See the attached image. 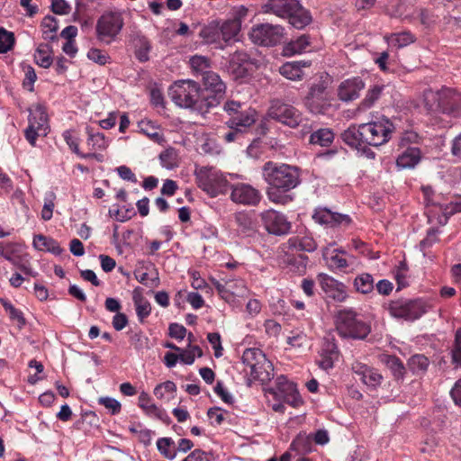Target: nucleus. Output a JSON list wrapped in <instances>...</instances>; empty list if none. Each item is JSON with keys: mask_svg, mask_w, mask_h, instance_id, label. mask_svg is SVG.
<instances>
[{"mask_svg": "<svg viewBox=\"0 0 461 461\" xmlns=\"http://www.w3.org/2000/svg\"><path fill=\"white\" fill-rule=\"evenodd\" d=\"M263 176L268 186L267 195L275 203L285 205L294 200L289 192L301 182L299 168L284 163L267 161L264 164Z\"/></svg>", "mask_w": 461, "mask_h": 461, "instance_id": "obj_1", "label": "nucleus"}, {"mask_svg": "<svg viewBox=\"0 0 461 461\" xmlns=\"http://www.w3.org/2000/svg\"><path fill=\"white\" fill-rule=\"evenodd\" d=\"M411 113H444L461 115V93L450 88L439 91L428 89L423 93V104L411 101L407 106Z\"/></svg>", "mask_w": 461, "mask_h": 461, "instance_id": "obj_2", "label": "nucleus"}, {"mask_svg": "<svg viewBox=\"0 0 461 461\" xmlns=\"http://www.w3.org/2000/svg\"><path fill=\"white\" fill-rule=\"evenodd\" d=\"M172 101L181 108L190 109L194 113H211L218 106L217 97H201L199 85L190 79L176 81L168 90Z\"/></svg>", "mask_w": 461, "mask_h": 461, "instance_id": "obj_3", "label": "nucleus"}, {"mask_svg": "<svg viewBox=\"0 0 461 461\" xmlns=\"http://www.w3.org/2000/svg\"><path fill=\"white\" fill-rule=\"evenodd\" d=\"M336 329L341 337L353 339H365L371 331L370 326L358 319L357 312L350 309L338 312Z\"/></svg>", "mask_w": 461, "mask_h": 461, "instance_id": "obj_4", "label": "nucleus"}, {"mask_svg": "<svg viewBox=\"0 0 461 461\" xmlns=\"http://www.w3.org/2000/svg\"><path fill=\"white\" fill-rule=\"evenodd\" d=\"M268 117L258 122L255 117H230L226 122L230 131L223 135L227 142H231L244 133H254L256 136H263L268 131Z\"/></svg>", "mask_w": 461, "mask_h": 461, "instance_id": "obj_5", "label": "nucleus"}, {"mask_svg": "<svg viewBox=\"0 0 461 461\" xmlns=\"http://www.w3.org/2000/svg\"><path fill=\"white\" fill-rule=\"evenodd\" d=\"M198 186L211 197L225 194L229 182L223 174L212 167H201L195 171Z\"/></svg>", "mask_w": 461, "mask_h": 461, "instance_id": "obj_6", "label": "nucleus"}, {"mask_svg": "<svg viewBox=\"0 0 461 461\" xmlns=\"http://www.w3.org/2000/svg\"><path fill=\"white\" fill-rule=\"evenodd\" d=\"M427 303L422 299L401 298L391 301L388 311L395 319L414 321L427 312Z\"/></svg>", "mask_w": 461, "mask_h": 461, "instance_id": "obj_7", "label": "nucleus"}, {"mask_svg": "<svg viewBox=\"0 0 461 461\" xmlns=\"http://www.w3.org/2000/svg\"><path fill=\"white\" fill-rule=\"evenodd\" d=\"M123 25L124 21L122 12H104L96 22V37L101 41L111 43L121 32Z\"/></svg>", "mask_w": 461, "mask_h": 461, "instance_id": "obj_8", "label": "nucleus"}, {"mask_svg": "<svg viewBox=\"0 0 461 461\" xmlns=\"http://www.w3.org/2000/svg\"><path fill=\"white\" fill-rule=\"evenodd\" d=\"M393 129L394 127L389 120H385L384 122L362 123V138L365 143L378 147L390 140Z\"/></svg>", "mask_w": 461, "mask_h": 461, "instance_id": "obj_9", "label": "nucleus"}, {"mask_svg": "<svg viewBox=\"0 0 461 461\" xmlns=\"http://www.w3.org/2000/svg\"><path fill=\"white\" fill-rule=\"evenodd\" d=\"M285 35L284 28L271 23H261L251 29V41L261 46H276L281 42Z\"/></svg>", "mask_w": 461, "mask_h": 461, "instance_id": "obj_10", "label": "nucleus"}, {"mask_svg": "<svg viewBox=\"0 0 461 461\" xmlns=\"http://www.w3.org/2000/svg\"><path fill=\"white\" fill-rule=\"evenodd\" d=\"M266 230L274 235H285L289 232L291 224L284 214L275 210H267L261 213Z\"/></svg>", "mask_w": 461, "mask_h": 461, "instance_id": "obj_11", "label": "nucleus"}, {"mask_svg": "<svg viewBox=\"0 0 461 461\" xmlns=\"http://www.w3.org/2000/svg\"><path fill=\"white\" fill-rule=\"evenodd\" d=\"M230 199L244 205H256L261 199L259 191L249 184L240 183L232 186Z\"/></svg>", "mask_w": 461, "mask_h": 461, "instance_id": "obj_12", "label": "nucleus"}, {"mask_svg": "<svg viewBox=\"0 0 461 461\" xmlns=\"http://www.w3.org/2000/svg\"><path fill=\"white\" fill-rule=\"evenodd\" d=\"M318 366L323 370L333 368L334 363L339 360V350L334 338H324L319 351Z\"/></svg>", "mask_w": 461, "mask_h": 461, "instance_id": "obj_13", "label": "nucleus"}, {"mask_svg": "<svg viewBox=\"0 0 461 461\" xmlns=\"http://www.w3.org/2000/svg\"><path fill=\"white\" fill-rule=\"evenodd\" d=\"M312 218L316 222L330 227L348 226L352 221L349 215L334 212L327 208L316 210Z\"/></svg>", "mask_w": 461, "mask_h": 461, "instance_id": "obj_14", "label": "nucleus"}, {"mask_svg": "<svg viewBox=\"0 0 461 461\" xmlns=\"http://www.w3.org/2000/svg\"><path fill=\"white\" fill-rule=\"evenodd\" d=\"M50 131L48 117H29V125L24 130V137L34 147L38 137H45Z\"/></svg>", "mask_w": 461, "mask_h": 461, "instance_id": "obj_15", "label": "nucleus"}, {"mask_svg": "<svg viewBox=\"0 0 461 461\" xmlns=\"http://www.w3.org/2000/svg\"><path fill=\"white\" fill-rule=\"evenodd\" d=\"M251 65L249 57L246 52L236 51L230 58L228 71L236 79L244 78L249 75Z\"/></svg>", "mask_w": 461, "mask_h": 461, "instance_id": "obj_16", "label": "nucleus"}, {"mask_svg": "<svg viewBox=\"0 0 461 461\" xmlns=\"http://www.w3.org/2000/svg\"><path fill=\"white\" fill-rule=\"evenodd\" d=\"M365 87L364 81L359 77H352L340 83L338 89V95L340 100L348 102L357 99L360 91Z\"/></svg>", "mask_w": 461, "mask_h": 461, "instance_id": "obj_17", "label": "nucleus"}, {"mask_svg": "<svg viewBox=\"0 0 461 461\" xmlns=\"http://www.w3.org/2000/svg\"><path fill=\"white\" fill-rule=\"evenodd\" d=\"M352 371L368 387L375 388L380 385L383 380L382 375L375 369L359 362H355L352 365Z\"/></svg>", "mask_w": 461, "mask_h": 461, "instance_id": "obj_18", "label": "nucleus"}, {"mask_svg": "<svg viewBox=\"0 0 461 461\" xmlns=\"http://www.w3.org/2000/svg\"><path fill=\"white\" fill-rule=\"evenodd\" d=\"M298 0H268L261 6L263 14H273L281 18H287L297 6Z\"/></svg>", "mask_w": 461, "mask_h": 461, "instance_id": "obj_19", "label": "nucleus"}, {"mask_svg": "<svg viewBox=\"0 0 461 461\" xmlns=\"http://www.w3.org/2000/svg\"><path fill=\"white\" fill-rule=\"evenodd\" d=\"M202 80L205 89L212 93L204 95L203 97H217L219 105L226 89V86L223 81L221 79L219 75L211 70L202 76Z\"/></svg>", "mask_w": 461, "mask_h": 461, "instance_id": "obj_20", "label": "nucleus"}, {"mask_svg": "<svg viewBox=\"0 0 461 461\" xmlns=\"http://www.w3.org/2000/svg\"><path fill=\"white\" fill-rule=\"evenodd\" d=\"M309 61H293L286 62L280 67L279 72L285 77L290 80H298L303 77V68L310 67Z\"/></svg>", "mask_w": 461, "mask_h": 461, "instance_id": "obj_21", "label": "nucleus"}, {"mask_svg": "<svg viewBox=\"0 0 461 461\" xmlns=\"http://www.w3.org/2000/svg\"><path fill=\"white\" fill-rule=\"evenodd\" d=\"M33 247L38 250L48 251L56 256L60 255L63 252V249L56 240L42 234L34 236Z\"/></svg>", "mask_w": 461, "mask_h": 461, "instance_id": "obj_22", "label": "nucleus"}, {"mask_svg": "<svg viewBox=\"0 0 461 461\" xmlns=\"http://www.w3.org/2000/svg\"><path fill=\"white\" fill-rule=\"evenodd\" d=\"M250 375L253 379L258 380L262 384L269 382L274 377L273 364L265 356V363L259 361L255 368L250 369Z\"/></svg>", "mask_w": 461, "mask_h": 461, "instance_id": "obj_23", "label": "nucleus"}, {"mask_svg": "<svg viewBox=\"0 0 461 461\" xmlns=\"http://www.w3.org/2000/svg\"><path fill=\"white\" fill-rule=\"evenodd\" d=\"M287 19L293 27L296 29H303L311 23L312 15L298 1L296 8L292 10Z\"/></svg>", "mask_w": 461, "mask_h": 461, "instance_id": "obj_24", "label": "nucleus"}, {"mask_svg": "<svg viewBox=\"0 0 461 461\" xmlns=\"http://www.w3.org/2000/svg\"><path fill=\"white\" fill-rule=\"evenodd\" d=\"M420 150L416 147H408L396 159V165L401 168H411L418 164Z\"/></svg>", "mask_w": 461, "mask_h": 461, "instance_id": "obj_25", "label": "nucleus"}, {"mask_svg": "<svg viewBox=\"0 0 461 461\" xmlns=\"http://www.w3.org/2000/svg\"><path fill=\"white\" fill-rule=\"evenodd\" d=\"M362 136L363 134L361 131V124H359L357 127L355 125L348 127L340 135L342 140L347 145L355 149L359 146H363V144H365Z\"/></svg>", "mask_w": 461, "mask_h": 461, "instance_id": "obj_26", "label": "nucleus"}, {"mask_svg": "<svg viewBox=\"0 0 461 461\" xmlns=\"http://www.w3.org/2000/svg\"><path fill=\"white\" fill-rule=\"evenodd\" d=\"M199 36L208 44L221 43V28L218 22L210 23L208 25L202 28Z\"/></svg>", "mask_w": 461, "mask_h": 461, "instance_id": "obj_27", "label": "nucleus"}, {"mask_svg": "<svg viewBox=\"0 0 461 461\" xmlns=\"http://www.w3.org/2000/svg\"><path fill=\"white\" fill-rule=\"evenodd\" d=\"M221 28V41L224 42H229L231 40H234L238 33L240 31V24L238 20H227L221 24H220Z\"/></svg>", "mask_w": 461, "mask_h": 461, "instance_id": "obj_28", "label": "nucleus"}, {"mask_svg": "<svg viewBox=\"0 0 461 461\" xmlns=\"http://www.w3.org/2000/svg\"><path fill=\"white\" fill-rule=\"evenodd\" d=\"M309 38L306 35H302L295 41H291L283 49L285 56H293L303 52L309 46Z\"/></svg>", "mask_w": 461, "mask_h": 461, "instance_id": "obj_29", "label": "nucleus"}, {"mask_svg": "<svg viewBox=\"0 0 461 461\" xmlns=\"http://www.w3.org/2000/svg\"><path fill=\"white\" fill-rule=\"evenodd\" d=\"M386 39L390 45L396 48L406 47L416 40L415 36L408 31L392 33Z\"/></svg>", "mask_w": 461, "mask_h": 461, "instance_id": "obj_30", "label": "nucleus"}, {"mask_svg": "<svg viewBox=\"0 0 461 461\" xmlns=\"http://www.w3.org/2000/svg\"><path fill=\"white\" fill-rule=\"evenodd\" d=\"M235 221L241 235L249 237L255 232L254 223L247 213L238 212L235 215Z\"/></svg>", "mask_w": 461, "mask_h": 461, "instance_id": "obj_31", "label": "nucleus"}, {"mask_svg": "<svg viewBox=\"0 0 461 461\" xmlns=\"http://www.w3.org/2000/svg\"><path fill=\"white\" fill-rule=\"evenodd\" d=\"M295 388L296 385L294 383L288 381L285 376L280 375L276 379V388L271 389L270 393L274 394L276 399L279 400Z\"/></svg>", "mask_w": 461, "mask_h": 461, "instance_id": "obj_32", "label": "nucleus"}, {"mask_svg": "<svg viewBox=\"0 0 461 461\" xmlns=\"http://www.w3.org/2000/svg\"><path fill=\"white\" fill-rule=\"evenodd\" d=\"M133 302L136 307V313L140 320V321H143L145 318H147L151 312V306L149 302L145 299L141 294H137L135 290L133 293Z\"/></svg>", "mask_w": 461, "mask_h": 461, "instance_id": "obj_33", "label": "nucleus"}, {"mask_svg": "<svg viewBox=\"0 0 461 461\" xmlns=\"http://www.w3.org/2000/svg\"><path fill=\"white\" fill-rule=\"evenodd\" d=\"M50 52V47L48 44H41L34 53L35 62L41 68H50L53 62Z\"/></svg>", "mask_w": 461, "mask_h": 461, "instance_id": "obj_34", "label": "nucleus"}, {"mask_svg": "<svg viewBox=\"0 0 461 461\" xmlns=\"http://www.w3.org/2000/svg\"><path fill=\"white\" fill-rule=\"evenodd\" d=\"M354 286L358 293L366 294L374 290V278L368 273H363L356 276Z\"/></svg>", "mask_w": 461, "mask_h": 461, "instance_id": "obj_35", "label": "nucleus"}, {"mask_svg": "<svg viewBox=\"0 0 461 461\" xmlns=\"http://www.w3.org/2000/svg\"><path fill=\"white\" fill-rule=\"evenodd\" d=\"M263 361L265 363V354L258 348H247L242 354V362L249 369L255 368L256 365Z\"/></svg>", "mask_w": 461, "mask_h": 461, "instance_id": "obj_36", "label": "nucleus"}, {"mask_svg": "<svg viewBox=\"0 0 461 461\" xmlns=\"http://www.w3.org/2000/svg\"><path fill=\"white\" fill-rule=\"evenodd\" d=\"M140 130L155 141H160L163 138L158 130V127L151 122L148 117H145L138 122Z\"/></svg>", "mask_w": 461, "mask_h": 461, "instance_id": "obj_37", "label": "nucleus"}, {"mask_svg": "<svg viewBox=\"0 0 461 461\" xmlns=\"http://www.w3.org/2000/svg\"><path fill=\"white\" fill-rule=\"evenodd\" d=\"M334 139V133L329 129H320L310 136L312 144H318L321 147L329 146Z\"/></svg>", "mask_w": 461, "mask_h": 461, "instance_id": "obj_38", "label": "nucleus"}, {"mask_svg": "<svg viewBox=\"0 0 461 461\" xmlns=\"http://www.w3.org/2000/svg\"><path fill=\"white\" fill-rule=\"evenodd\" d=\"M289 244L291 248L299 251L312 252L317 249V244L312 237L304 236L301 239H290Z\"/></svg>", "mask_w": 461, "mask_h": 461, "instance_id": "obj_39", "label": "nucleus"}, {"mask_svg": "<svg viewBox=\"0 0 461 461\" xmlns=\"http://www.w3.org/2000/svg\"><path fill=\"white\" fill-rule=\"evenodd\" d=\"M64 140L68 145L70 149L77 154V156L81 158H90L94 157L95 154H83L80 152L78 148V137L76 134V131L74 130H66L62 134Z\"/></svg>", "mask_w": 461, "mask_h": 461, "instance_id": "obj_40", "label": "nucleus"}, {"mask_svg": "<svg viewBox=\"0 0 461 461\" xmlns=\"http://www.w3.org/2000/svg\"><path fill=\"white\" fill-rule=\"evenodd\" d=\"M189 63L193 72L196 75L203 76L204 73L210 71V60L204 56H193L190 58Z\"/></svg>", "mask_w": 461, "mask_h": 461, "instance_id": "obj_41", "label": "nucleus"}, {"mask_svg": "<svg viewBox=\"0 0 461 461\" xmlns=\"http://www.w3.org/2000/svg\"><path fill=\"white\" fill-rule=\"evenodd\" d=\"M20 248L21 246L18 244L9 242L4 245L0 242V255L12 264H17V258L20 256L17 254L20 252Z\"/></svg>", "mask_w": 461, "mask_h": 461, "instance_id": "obj_42", "label": "nucleus"}, {"mask_svg": "<svg viewBox=\"0 0 461 461\" xmlns=\"http://www.w3.org/2000/svg\"><path fill=\"white\" fill-rule=\"evenodd\" d=\"M429 359L424 355H414L408 361V366L413 374L423 373L429 366Z\"/></svg>", "mask_w": 461, "mask_h": 461, "instance_id": "obj_43", "label": "nucleus"}, {"mask_svg": "<svg viewBox=\"0 0 461 461\" xmlns=\"http://www.w3.org/2000/svg\"><path fill=\"white\" fill-rule=\"evenodd\" d=\"M386 365L396 380L403 379L405 367L400 358L395 356H387Z\"/></svg>", "mask_w": 461, "mask_h": 461, "instance_id": "obj_44", "label": "nucleus"}, {"mask_svg": "<svg viewBox=\"0 0 461 461\" xmlns=\"http://www.w3.org/2000/svg\"><path fill=\"white\" fill-rule=\"evenodd\" d=\"M312 438L306 434H299L293 440L290 448L298 453H306L311 450Z\"/></svg>", "mask_w": 461, "mask_h": 461, "instance_id": "obj_45", "label": "nucleus"}, {"mask_svg": "<svg viewBox=\"0 0 461 461\" xmlns=\"http://www.w3.org/2000/svg\"><path fill=\"white\" fill-rule=\"evenodd\" d=\"M295 109L279 100L271 103L267 115H294Z\"/></svg>", "mask_w": 461, "mask_h": 461, "instance_id": "obj_46", "label": "nucleus"}, {"mask_svg": "<svg viewBox=\"0 0 461 461\" xmlns=\"http://www.w3.org/2000/svg\"><path fill=\"white\" fill-rule=\"evenodd\" d=\"M161 165L167 169H173L177 167V153L174 148L165 149L159 155Z\"/></svg>", "mask_w": 461, "mask_h": 461, "instance_id": "obj_47", "label": "nucleus"}, {"mask_svg": "<svg viewBox=\"0 0 461 461\" xmlns=\"http://www.w3.org/2000/svg\"><path fill=\"white\" fill-rule=\"evenodd\" d=\"M15 43L14 32L0 27V53L11 50Z\"/></svg>", "mask_w": 461, "mask_h": 461, "instance_id": "obj_48", "label": "nucleus"}, {"mask_svg": "<svg viewBox=\"0 0 461 461\" xmlns=\"http://www.w3.org/2000/svg\"><path fill=\"white\" fill-rule=\"evenodd\" d=\"M44 38L54 40L56 38L55 33L59 29L58 20L54 16L47 15L44 17L41 23Z\"/></svg>", "mask_w": 461, "mask_h": 461, "instance_id": "obj_49", "label": "nucleus"}, {"mask_svg": "<svg viewBox=\"0 0 461 461\" xmlns=\"http://www.w3.org/2000/svg\"><path fill=\"white\" fill-rule=\"evenodd\" d=\"M150 50L151 45L149 41L145 37H141L138 40L135 56L140 62L148 61Z\"/></svg>", "mask_w": 461, "mask_h": 461, "instance_id": "obj_50", "label": "nucleus"}, {"mask_svg": "<svg viewBox=\"0 0 461 461\" xmlns=\"http://www.w3.org/2000/svg\"><path fill=\"white\" fill-rule=\"evenodd\" d=\"M144 412L146 415L158 419L167 425L170 424L171 422V420L169 416L167 414L166 411L158 407L154 403L149 405V407L144 411Z\"/></svg>", "mask_w": 461, "mask_h": 461, "instance_id": "obj_51", "label": "nucleus"}, {"mask_svg": "<svg viewBox=\"0 0 461 461\" xmlns=\"http://www.w3.org/2000/svg\"><path fill=\"white\" fill-rule=\"evenodd\" d=\"M173 444L174 441L170 438H161L157 441V447L166 458L173 460L176 456V451L168 450V447Z\"/></svg>", "mask_w": 461, "mask_h": 461, "instance_id": "obj_52", "label": "nucleus"}, {"mask_svg": "<svg viewBox=\"0 0 461 461\" xmlns=\"http://www.w3.org/2000/svg\"><path fill=\"white\" fill-rule=\"evenodd\" d=\"M317 280L322 291L327 294L330 292L334 287L339 286V281L330 276L327 274L321 273L317 276Z\"/></svg>", "mask_w": 461, "mask_h": 461, "instance_id": "obj_53", "label": "nucleus"}, {"mask_svg": "<svg viewBox=\"0 0 461 461\" xmlns=\"http://www.w3.org/2000/svg\"><path fill=\"white\" fill-rule=\"evenodd\" d=\"M383 89V86H374L371 89L367 91L365 99L361 103V105L365 108L371 107L375 104V102L378 100V98L380 97Z\"/></svg>", "mask_w": 461, "mask_h": 461, "instance_id": "obj_54", "label": "nucleus"}, {"mask_svg": "<svg viewBox=\"0 0 461 461\" xmlns=\"http://www.w3.org/2000/svg\"><path fill=\"white\" fill-rule=\"evenodd\" d=\"M88 133L87 145L93 149H103L106 147L104 135L101 132L93 133L89 128H86Z\"/></svg>", "mask_w": 461, "mask_h": 461, "instance_id": "obj_55", "label": "nucleus"}, {"mask_svg": "<svg viewBox=\"0 0 461 461\" xmlns=\"http://www.w3.org/2000/svg\"><path fill=\"white\" fill-rule=\"evenodd\" d=\"M452 362L461 365V329H458L455 334V341L451 349Z\"/></svg>", "mask_w": 461, "mask_h": 461, "instance_id": "obj_56", "label": "nucleus"}, {"mask_svg": "<svg viewBox=\"0 0 461 461\" xmlns=\"http://www.w3.org/2000/svg\"><path fill=\"white\" fill-rule=\"evenodd\" d=\"M98 403L111 411V414L115 415L121 411L122 405L119 401L112 397H100Z\"/></svg>", "mask_w": 461, "mask_h": 461, "instance_id": "obj_57", "label": "nucleus"}, {"mask_svg": "<svg viewBox=\"0 0 461 461\" xmlns=\"http://www.w3.org/2000/svg\"><path fill=\"white\" fill-rule=\"evenodd\" d=\"M212 283L221 294H236V292L233 291L232 288V280L231 279H223V283L221 281L216 280L215 278H211Z\"/></svg>", "mask_w": 461, "mask_h": 461, "instance_id": "obj_58", "label": "nucleus"}, {"mask_svg": "<svg viewBox=\"0 0 461 461\" xmlns=\"http://www.w3.org/2000/svg\"><path fill=\"white\" fill-rule=\"evenodd\" d=\"M87 58L99 65L106 64L110 59L105 52L98 49H90L87 52Z\"/></svg>", "mask_w": 461, "mask_h": 461, "instance_id": "obj_59", "label": "nucleus"}, {"mask_svg": "<svg viewBox=\"0 0 461 461\" xmlns=\"http://www.w3.org/2000/svg\"><path fill=\"white\" fill-rule=\"evenodd\" d=\"M207 339L214 349V356L220 357L222 356V347L221 342V335L218 332L208 333Z\"/></svg>", "mask_w": 461, "mask_h": 461, "instance_id": "obj_60", "label": "nucleus"}, {"mask_svg": "<svg viewBox=\"0 0 461 461\" xmlns=\"http://www.w3.org/2000/svg\"><path fill=\"white\" fill-rule=\"evenodd\" d=\"M27 257H28L27 254H25L24 257L19 256L17 258V264H13V265L17 267L25 275L32 276L35 277L38 275V273L33 271L30 267L29 260L24 258Z\"/></svg>", "mask_w": 461, "mask_h": 461, "instance_id": "obj_61", "label": "nucleus"}, {"mask_svg": "<svg viewBox=\"0 0 461 461\" xmlns=\"http://www.w3.org/2000/svg\"><path fill=\"white\" fill-rule=\"evenodd\" d=\"M280 400L286 402L287 404L296 408L303 403V400L299 394L297 388L293 390L291 393L285 394Z\"/></svg>", "mask_w": 461, "mask_h": 461, "instance_id": "obj_62", "label": "nucleus"}, {"mask_svg": "<svg viewBox=\"0 0 461 461\" xmlns=\"http://www.w3.org/2000/svg\"><path fill=\"white\" fill-rule=\"evenodd\" d=\"M326 295L330 298H332L336 302H344L345 299L347 298L346 286L342 283H339V286L334 287Z\"/></svg>", "mask_w": 461, "mask_h": 461, "instance_id": "obj_63", "label": "nucleus"}, {"mask_svg": "<svg viewBox=\"0 0 461 461\" xmlns=\"http://www.w3.org/2000/svg\"><path fill=\"white\" fill-rule=\"evenodd\" d=\"M168 331L169 336L176 339H183L186 335V329L178 323H171Z\"/></svg>", "mask_w": 461, "mask_h": 461, "instance_id": "obj_64", "label": "nucleus"}]
</instances>
